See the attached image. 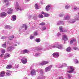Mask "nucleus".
I'll return each mask as SVG.
<instances>
[{
  "instance_id": "20",
  "label": "nucleus",
  "mask_w": 79,
  "mask_h": 79,
  "mask_svg": "<svg viewBox=\"0 0 79 79\" xmlns=\"http://www.w3.org/2000/svg\"><path fill=\"white\" fill-rule=\"evenodd\" d=\"M51 7V5H49L47 6L46 7V10L47 11H49V10H50V9Z\"/></svg>"
},
{
  "instance_id": "33",
  "label": "nucleus",
  "mask_w": 79,
  "mask_h": 79,
  "mask_svg": "<svg viewBox=\"0 0 79 79\" xmlns=\"http://www.w3.org/2000/svg\"><path fill=\"white\" fill-rule=\"evenodd\" d=\"M76 39H73L70 41V44H73V42H76Z\"/></svg>"
},
{
  "instance_id": "16",
  "label": "nucleus",
  "mask_w": 79,
  "mask_h": 79,
  "mask_svg": "<svg viewBox=\"0 0 79 79\" xmlns=\"http://www.w3.org/2000/svg\"><path fill=\"white\" fill-rule=\"evenodd\" d=\"M31 75L33 76V75H35L36 74V71L35 69H33L31 71Z\"/></svg>"
},
{
  "instance_id": "58",
  "label": "nucleus",
  "mask_w": 79,
  "mask_h": 79,
  "mask_svg": "<svg viewBox=\"0 0 79 79\" xmlns=\"http://www.w3.org/2000/svg\"><path fill=\"white\" fill-rule=\"evenodd\" d=\"M73 56V55L72 54H70V55L69 56V57H71Z\"/></svg>"
},
{
  "instance_id": "29",
  "label": "nucleus",
  "mask_w": 79,
  "mask_h": 79,
  "mask_svg": "<svg viewBox=\"0 0 79 79\" xmlns=\"http://www.w3.org/2000/svg\"><path fill=\"white\" fill-rule=\"evenodd\" d=\"M5 28L6 29H11L13 28V27H11L9 25H6L5 26Z\"/></svg>"
},
{
  "instance_id": "8",
  "label": "nucleus",
  "mask_w": 79,
  "mask_h": 79,
  "mask_svg": "<svg viewBox=\"0 0 79 79\" xmlns=\"http://www.w3.org/2000/svg\"><path fill=\"white\" fill-rule=\"evenodd\" d=\"M16 46H17V45L14 44L12 46H9V47L7 48V50L8 51V52H11V51L14 49V47H13Z\"/></svg>"
},
{
  "instance_id": "13",
  "label": "nucleus",
  "mask_w": 79,
  "mask_h": 79,
  "mask_svg": "<svg viewBox=\"0 0 79 79\" xmlns=\"http://www.w3.org/2000/svg\"><path fill=\"white\" fill-rule=\"evenodd\" d=\"M29 51L27 49H24L21 51V53L22 54H24L25 53H29Z\"/></svg>"
},
{
  "instance_id": "43",
  "label": "nucleus",
  "mask_w": 79,
  "mask_h": 79,
  "mask_svg": "<svg viewBox=\"0 0 79 79\" xmlns=\"http://www.w3.org/2000/svg\"><path fill=\"white\" fill-rule=\"evenodd\" d=\"M1 52L2 53H5V50L2 49V50Z\"/></svg>"
},
{
  "instance_id": "21",
  "label": "nucleus",
  "mask_w": 79,
  "mask_h": 79,
  "mask_svg": "<svg viewBox=\"0 0 79 79\" xmlns=\"http://www.w3.org/2000/svg\"><path fill=\"white\" fill-rule=\"evenodd\" d=\"M3 2H5L6 4V5L8 6L10 5V3H9V1L8 0H3Z\"/></svg>"
},
{
  "instance_id": "22",
  "label": "nucleus",
  "mask_w": 79,
  "mask_h": 79,
  "mask_svg": "<svg viewBox=\"0 0 79 79\" xmlns=\"http://www.w3.org/2000/svg\"><path fill=\"white\" fill-rule=\"evenodd\" d=\"M64 23L63 21H62L61 20H60L58 21L57 23V25H60V24H64Z\"/></svg>"
},
{
  "instance_id": "5",
  "label": "nucleus",
  "mask_w": 79,
  "mask_h": 79,
  "mask_svg": "<svg viewBox=\"0 0 79 79\" xmlns=\"http://www.w3.org/2000/svg\"><path fill=\"white\" fill-rule=\"evenodd\" d=\"M19 58L20 59L21 61L23 64H26L27 62V59L25 57L20 56L19 57Z\"/></svg>"
},
{
  "instance_id": "36",
  "label": "nucleus",
  "mask_w": 79,
  "mask_h": 79,
  "mask_svg": "<svg viewBox=\"0 0 79 79\" xmlns=\"http://www.w3.org/2000/svg\"><path fill=\"white\" fill-rule=\"evenodd\" d=\"M44 16L45 17H48L50 16V15L47 13L44 14Z\"/></svg>"
},
{
  "instance_id": "40",
  "label": "nucleus",
  "mask_w": 79,
  "mask_h": 79,
  "mask_svg": "<svg viewBox=\"0 0 79 79\" xmlns=\"http://www.w3.org/2000/svg\"><path fill=\"white\" fill-rule=\"evenodd\" d=\"M61 32H58L57 35H56V36H57V37H60V36H61Z\"/></svg>"
},
{
  "instance_id": "62",
  "label": "nucleus",
  "mask_w": 79,
  "mask_h": 79,
  "mask_svg": "<svg viewBox=\"0 0 79 79\" xmlns=\"http://www.w3.org/2000/svg\"><path fill=\"white\" fill-rule=\"evenodd\" d=\"M75 44H76L77 43L76 42H75Z\"/></svg>"
},
{
  "instance_id": "45",
  "label": "nucleus",
  "mask_w": 79,
  "mask_h": 79,
  "mask_svg": "<svg viewBox=\"0 0 79 79\" xmlns=\"http://www.w3.org/2000/svg\"><path fill=\"white\" fill-rule=\"evenodd\" d=\"M6 43H5V44L2 45V47H3V48H6Z\"/></svg>"
},
{
  "instance_id": "34",
  "label": "nucleus",
  "mask_w": 79,
  "mask_h": 79,
  "mask_svg": "<svg viewBox=\"0 0 79 79\" xmlns=\"http://www.w3.org/2000/svg\"><path fill=\"white\" fill-rule=\"evenodd\" d=\"M12 68V65H7V66L6 68H7V69H10V68Z\"/></svg>"
},
{
  "instance_id": "54",
  "label": "nucleus",
  "mask_w": 79,
  "mask_h": 79,
  "mask_svg": "<svg viewBox=\"0 0 79 79\" xmlns=\"http://www.w3.org/2000/svg\"><path fill=\"white\" fill-rule=\"evenodd\" d=\"M4 56V55L3 54H1V55H0V57H1V58H2V57H3V56Z\"/></svg>"
},
{
  "instance_id": "31",
  "label": "nucleus",
  "mask_w": 79,
  "mask_h": 79,
  "mask_svg": "<svg viewBox=\"0 0 79 79\" xmlns=\"http://www.w3.org/2000/svg\"><path fill=\"white\" fill-rule=\"evenodd\" d=\"M70 7V6L69 4L66 5L65 6V8L66 10H68L69 8V7Z\"/></svg>"
},
{
  "instance_id": "28",
  "label": "nucleus",
  "mask_w": 79,
  "mask_h": 79,
  "mask_svg": "<svg viewBox=\"0 0 79 79\" xmlns=\"http://www.w3.org/2000/svg\"><path fill=\"white\" fill-rule=\"evenodd\" d=\"M9 57H10V54L7 53L5 55L4 58V59H5V58H9Z\"/></svg>"
},
{
  "instance_id": "38",
  "label": "nucleus",
  "mask_w": 79,
  "mask_h": 79,
  "mask_svg": "<svg viewBox=\"0 0 79 79\" xmlns=\"http://www.w3.org/2000/svg\"><path fill=\"white\" fill-rule=\"evenodd\" d=\"M73 60L74 61L75 63L76 64L78 63H79V61L77 59H73Z\"/></svg>"
},
{
  "instance_id": "4",
  "label": "nucleus",
  "mask_w": 79,
  "mask_h": 79,
  "mask_svg": "<svg viewBox=\"0 0 79 79\" xmlns=\"http://www.w3.org/2000/svg\"><path fill=\"white\" fill-rule=\"evenodd\" d=\"M67 69L68 70H70V71H67V73H73L74 70V68L72 66H68L67 67Z\"/></svg>"
},
{
  "instance_id": "61",
  "label": "nucleus",
  "mask_w": 79,
  "mask_h": 79,
  "mask_svg": "<svg viewBox=\"0 0 79 79\" xmlns=\"http://www.w3.org/2000/svg\"><path fill=\"white\" fill-rule=\"evenodd\" d=\"M41 4H42V3H43L42 2H41Z\"/></svg>"
},
{
  "instance_id": "63",
  "label": "nucleus",
  "mask_w": 79,
  "mask_h": 79,
  "mask_svg": "<svg viewBox=\"0 0 79 79\" xmlns=\"http://www.w3.org/2000/svg\"><path fill=\"white\" fill-rule=\"evenodd\" d=\"M19 43H18V45H19Z\"/></svg>"
},
{
  "instance_id": "27",
  "label": "nucleus",
  "mask_w": 79,
  "mask_h": 79,
  "mask_svg": "<svg viewBox=\"0 0 79 79\" xmlns=\"http://www.w3.org/2000/svg\"><path fill=\"white\" fill-rule=\"evenodd\" d=\"M39 3H37L35 4V9H36V10L39 9Z\"/></svg>"
},
{
  "instance_id": "24",
  "label": "nucleus",
  "mask_w": 79,
  "mask_h": 79,
  "mask_svg": "<svg viewBox=\"0 0 79 79\" xmlns=\"http://www.w3.org/2000/svg\"><path fill=\"white\" fill-rule=\"evenodd\" d=\"M33 15H30L29 16V18H32L33 19H37V17L36 15H34L33 17Z\"/></svg>"
},
{
  "instance_id": "32",
  "label": "nucleus",
  "mask_w": 79,
  "mask_h": 79,
  "mask_svg": "<svg viewBox=\"0 0 79 79\" xmlns=\"http://www.w3.org/2000/svg\"><path fill=\"white\" fill-rule=\"evenodd\" d=\"M14 39V36L13 35L10 36L9 37V40H13V39Z\"/></svg>"
},
{
  "instance_id": "12",
  "label": "nucleus",
  "mask_w": 79,
  "mask_h": 79,
  "mask_svg": "<svg viewBox=\"0 0 79 79\" xmlns=\"http://www.w3.org/2000/svg\"><path fill=\"white\" fill-rule=\"evenodd\" d=\"M52 56H53V57L55 58H58L59 57V53L54 52Z\"/></svg>"
},
{
  "instance_id": "55",
  "label": "nucleus",
  "mask_w": 79,
  "mask_h": 79,
  "mask_svg": "<svg viewBox=\"0 0 79 79\" xmlns=\"http://www.w3.org/2000/svg\"><path fill=\"white\" fill-rule=\"evenodd\" d=\"M41 14H44H44H45V13L43 11L41 12Z\"/></svg>"
},
{
  "instance_id": "39",
  "label": "nucleus",
  "mask_w": 79,
  "mask_h": 79,
  "mask_svg": "<svg viewBox=\"0 0 79 79\" xmlns=\"http://www.w3.org/2000/svg\"><path fill=\"white\" fill-rule=\"evenodd\" d=\"M38 17L39 18H43L44 16L42 14H40L38 15Z\"/></svg>"
},
{
  "instance_id": "46",
  "label": "nucleus",
  "mask_w": 79,
  "mask_h": 79,
  "mask_svg": "<svg viewBox=\"0 0 79 79\" xmlns=\"http://www.w3.org/2000/svg\"><path fill=\"white\" fill-rule=\"evenodd\" d=\"M67 75H68L69 79H70L71 78V77L72 76L70 74H68V73L67 74Z\"/></svg>"
},
{
  "instance_id": "23",
  "label": "nucleus",
  "mask_w": 79,
  "mask_h": 79,
  "mask_svg": "<svg viewBox=\"0 0 79 79\" xmlns=\"http://www.w3.org/2000/svg\"><path fill=\"white\" fill-rule=\"evenodd\" d=\"M22 28H24L25 30H27V26L25 24H23Z\"/></svg>"
},
{
  "instance_id": "1",
  "label": "nucleus",
  "mask_w": 79,
  "mask_h": 79,
  "mask_svg": "<svg viewBox=\"0 0 79 79\" xmlns=\"http://www.w3.org/2000/svg\"><path fill=\"white\" fill-rule=\"evenodd\" d=\"M37 72H38L39 74L41 75L40 76L38 77L37 78L38 79H44L46 78V76L42 75L44 74V71H43V69H40V70H37Z\"/></svg>"
},
{
  "instance_id": "41",
  "label": "nucleus",
  "mask_w": 79,
  "mask_h": 79,
  "mask_svg": "<svg viewBox=\"0 0 79 79\" xmlns=\"http://www.w3.org/2000/svg\"><path fill=\"white\" fill-rule=\"evenodd\" d=\"M64 15V13H60L59 15V17H62V16H63Z\"/></svg>"
},
{
  "instance_id": "30",
  "label": "nucleus",
  "mask_w": 79,
  "mask_h": 79,
  "mask_svg": "<svg viewBox=\"0 0 79 79\" xmlns=\"http://www.w3.org/2000/svg\"><path fill=\"white\" fill-rule=\"evenodd\" d=\"M46 27L45 26L41 27L40 28V29L41 31H45L46 29Z\"/></svg>"
},
{
  "instance_id": "49",
  "label": "nucleus",
  "mask_w": 79,
  "mask_h": 79,
  "mask_svg": "<svg viewBox=\"0 0 79 79\" xmlns=\"http://www.w3.org/2000/svg\"><path fill=\"white\" fill-rule=\"evenodd\" d=\"M56 79H64L63 77H58Z\"/></svg>"
},
{
  "instance_id": "17",
  "label": "nucleus",
  "mask_w": 79,
  "mask_h": 79,
  "mask_svg": "<svg viewBox=\"0 0 79 79\" xmlns=\"http://www.w3.org/2000/svg\"><path fill=\"white\" fill-rule=\"evenodd\" d=\"M5 75V72L4 71H2L0 73V77H4Z\"/></svg>"
},
{
  "instance_id": "18",
  "label": "nucleus",
  "mask_w": 79,
  "mask_h": 79,
  "mask_svg": "<svg viewBox=\"0 0 79 79\" xmlns=\"http://www.w3.org/2000/svg\"><path fill=\"white\" fill-rule=\"evenodd\" d=\"M11 20L15 21L16 20V15L12 16L11 18Z\"/></svg>"
},
{
  "instance_id": "11",
  "label": "nucleus",
  "mask_w": 79,
  "mask_h": 79,
  "mask_svg": "<svg viewBox=\"0 0 79 79\" xmlns=\"http://www.w3.org/2000/svg\"><path fill=\"white\" fill-rule=\"evenodd\" d=\"M7 16V14L5 13V12H3L0 14V17L1 18H5Z\"/></svg>"
},
{
  "instance_id": "57",
  "label": "nucleus",
  "mask_w": 79,
  "mask_h": 79,
  "mask_svg": "<svg viewBox=\"0 0 79 79\" xmlns=\"http://www.w3.org/2000/svg\"><path fill=\"white\" fill-rule=\"evenodd\" d=\"M42 50V48H39L38 50Z\"/></svg>"
},
{
  "instance_id": "60",
  "label": "nucleus",
  "mask_w": 79,
  "mask_h": 79,
  "mask_svg": "<svg viewBox=\"0 0 79 79\" xmlns=\"http://www.w3.org/2000/svg\"><path fill=\"white\" fill-rule=\"evenodd\" d=\"M6 63H6V62H7V60H6Z\"/></svg>"
},
{
  "instance_id": "15",
  "label": "nucleus",
  "mask_w": 79,
  "mask_h": 79,
  "mask_svg": "<svg viewBox=\"0 0 79 79\" xmlns=\"http://www.w3.org/2000/svg\"><path fill=\"white\" fill-rule=\"evenodd\" d=\"M62 39L63 40H68V39L67 35L66 34L62 36Z\"/></svg>"
},
{
  "instance_id": "7",
  "label": "nucleus",
  "mask_w": 79,
  "mask_h": 79,
  "mask_svg": "<svg viewBox=\"0 0 79 79\" xmlns=\"http://www.w3.org/2000/svg\"><path fill=\"white\" fill-rule=\"evenodd\" d=\"M54 44L56 45V48H57L58 49H63V45L61 44H59V43L58 42L54 43Z\"/></svg>"
},
{
  "instance_id": "3",
  "label": "nucleus",
  "mask_w": 79,
  "mask_h": 79,
  "mask_svg": "<svg viewBox=\"0 0 79 79\" xmlns=\"http://www.w3.org/2000/svg\"><path fill=\"white\" fill-rule=\"evenodd\" d=\"M56 48V45L55 44V43L51 45L46 46L45 47L46 49L47 50H49V49H52V48Z\"/></svg>"
},
{
  "instance_id": "14",
  "label": "nucleus",
  "mask_w": 79,
  "mask_h": 79,
  "mask_svg": "<svg viewBox=\"0 0 79 79\" xmlns=\"http://www.w3.org/2000/svg\"><path fill=\"white\" fill-rule=\"evenodd\" d=\"M48 63H49V62L48 61H43L41 63H40V64L41 66H44V65L47 64Z\"/></svg>"
},
{
  "instance_id": "53",
  "label": "nucleus",
  "mask_w": 79,
  "mask_h": 79,
  "mask_svg": "<svg viewBox=\"0 0 79 79\" xmlns=\"http://www.w3.org/2000/svg\"><path fill=\"white\" fill-rule=\"evenodd\" d=\"M34 35H37V32H35L33 33Z\"/></svg>"
},
{
  "instance_id": "6",
  "label": "nucleus",
  "mask_w": 79,
  "mask_h": 79,
  "mask_svg": "<svg viewBox=\"0 0 79 79\" xmlns=\"http://www.w3.org/2000/svg\"><path fill=\"white\" fill-rule=\"evenodd\" d=\"M15 9L16 11H18V10H20V11H22L23 9H22V8H21V7L18 4V2H16L15 3Z\"/></svg>"
},
{
  "instance_id": "52",
  "label": "nucleus",
  "mask_w": 79,
  "mask_h": 79,
  "mask_svg": "<svg viewBox=\"0 0 79 79\" xmlns=\"http://www.w3.org/2000/svg\"><path fill=\"white\" fill-rule=\"evenodd\" d=\"M6 37L5 36H2L1 37V39H6Z\"/></svg>"
},
{
  "instance_id": "42",
  "label": "nucleus",
  "mask_w": 79,
  "mask_h": 79,
  "mask_svg": "<svg viewBox=\"0 0 79 79\" xmlns=\"http://www.w3.org/2000/svg\"><path fill=\"white\" fill-rule=\"evenodd\" d=\"M45 24V23L42 22L40 23L39 25L40 26H44Z\"/></svg>"
},
{
  "instance_id": "50",
  "label": "nucleus",
  "mask_w": 79,
  "mask_h": 79,
  "mask_svg": "<svg viewBox=\"0 0 79 79\" xmlns=\"http://www.w3.org/2000/svg\"><path fill=\"white\" fill-rule=\"evenodd\" d=\"M73 49L74 50H79L78 48L77 47H73Z\"/></svg>"
},
{
  "instance_id": "2",
  "label": "nucleus",
  "mask_w": 79,
  "mask_h": 79,
  "mask_svg": "<svg viewBox=\"0 0 79 79\" xmlns=\"http://www.w3.org/2000/svg\"><path fill=\"white\" fill-rule=\"evenodd\" d=\"M37 49V48H33L32 49V51H34L33 55L34 56H39L40 55V53H39L38 51L35 50Z\"/></svg>"
},
{
  "instance_id": "10",
  "label": "nucleus",
  "mask_w": 79,
  "mask_h": 79,
  "mask_svg": "<svg viewBox=\"0 0 79 79\" xmlns=\"http://www.w3.org/2000/svg\"><path fill=\"white\" fill-rule=\"evenodd\" d=\"M52 65H51L47 67L45 69V72H48L50 71L52 69Z\"/></svg>"
},
{
  "instance_id": "56",
  "label": "nucleus",
  "mask_w": 79,
  "mask_h": 79,
  "mask_svg": "<svg viewBox=\"0 0 79 79\" xmlns=\"http://www.w3.org/2000/svg\"><path fill=\"white\" fill-rule=\"evenodd\" d=\"M26 2H29L30 0H26Z\"/></svg>"
},
{
  "instance_id": "64",
  "label": "nucleus",
  "mask_w": 79,
  "mask_h": 79,
  "mask_svg": "<svg viewBox=\"0 0 79 79\" xmlns=\"http://www.w3.org/2000/svg\"><path fill=\"white\" fill-rule=\"evenodd\" d=\"M78 38H79V36H78Z\"/></svg>"
},
{
  "instance_id": "26",
  "label": "nucleus",
  "mask_w": 79,
  "mask_h": 79,
  "mask_svg": "<svg viewBox=\"0 0 79 79\" xmlns=\"http://www.w3.org/2000/svg\"><path fill=\"white\" fill-rule=\"evenodd\" d=\"M59 29L60 32H66L67 31L66 30H63V27L61 26H60L59 27Z\"/></svg>"
},
{
  "instance_id": "9",
  "label": "nucleus",
  "mask_w": 79,
  "mask_h": 79,
  "mask_svg": "<svg viewBox=\"0 0 79 79\" xmlns=\"http://www.w3.org/2000/svg\"><path fill=\"white\" fill-rule=\"evenodd\" d=\"M7 14L11 15L13 13V10L11 8H9L7 10Z\"/></svg>"
},
{
  "instance_id": "35",
  "label": "nucleus",
  "mask_w": 79,
  "mask_h": 79,
  "mask_svg": "<svg viewBox=\"0 0 79 79\" xmlns=\"http://www.w3.org/2000/svg\"><path fill=\"white\" fill-rule=\"evenodd\" d=\"M56 67H57V68H63V66L62 65H61V64H59V65H56Z\"/></svg>"
},
{
  "instance_id": "59",
  "label": "nucleus",
  "mask_w": 79,
  "mask_h": 79,
  "mask_svg": "<svg viewBox=\"0 0 79 79\" xmlns=\"http://www.w3.org/2000/svg\"><path fill=\"white\" fill-rule=\"evenodd\" d=\"M19 30L20 31H21V28H19Z\"/></svg>"
},
{
  "instance_id": "19",
  "label": "nucleus",
  "mask_w": 79,
  "mask_h": 79,
  "mask_svg": "<svg viewBox=\"0 0 79 79\" xmlns=\"http://www.w3.org/2000/svg\"><path fill=\"white\" fill-rule=\"evenodd\" d=\"M12 73V72L10 70H7L6 72V74L7 76H10Z\"/></svg>"
},
{
  "instance_id": "51",
  "label": "nucleus",
  "mask_w": 79,
  "mask_h": 79,
  "mask_svg": "<svg viewBox=\"0 0 79 79\" xmlns=\"http://www.w3.org/2000/svg\"><path fill=\"white\" fill-rule=\"evenodd\" d=\"M73 9L74 10H77V7H74V8H73Z\"/></svg>"
},
{
  "instance_id": "44",
  "label": "nucleus",
  "mask_w": 79,
  "mask_h": 79,
  "mask_svg": "<svg viewBox=\"0 0 79 79\" xmlns=\"http://www.w3.org/2000/svg\"><path fill=\"white\" fill-rule=\"evenodd\" d=\"M34 36L31 35L30 37V39H31V40H32V39H34Z\"/></svg>"
},
{
  "instance_id": "37",
  "label": "nucleus",
  "mask_w": 79,
  "mask_h": 79,
  "mask_svg": "<svg viewBox=\"0 0 79 79\" xmlns=\"http://www.w3.org/2000/svg\"><path fill=\"white\" fill-rule=\"evenodd\" d=\"M36 42H37L38 43L39 42H40V39L39 38L36 39L35 40Z\"/></svg>"
},
{
  "instance_id": "25",
  "label": "nucleus",
  "mask_w": 79,
  "mask_h": 79,
  "mask_svg": "<svg viewBox=\"0 0 79 79\" xmlns=\"http://www.w3.org/2000/svg\"><path fill=\"white\" fill-rule=\"evenodd\" d=\"M71 50V48L70 47L67 48L66 49V52H70Z\"/></svg>"
},
{
  "instance_id": "47",
  "label": "nucleus",
  "mask_w": 79,
  "mask_h": 79,
  "mask_svg": "<svg viewBox=\"0 0 79 79\" xmlns=\"http://www.w3.org/2000/svg\"><path fill=\"white\" fill-rule=\"evenodd\" d=\"M19 67V65L18 64H16L15 66V69H17Z\"/></svg>"
},
{
  "instance_id": "48",
  "label": "nucleus",
  "mask_w": 79,
  "mask_h": 79,
  "mask_svg": "<svg viewBox=\"0 0 79 79\" xmlns=\"http://www.w3.org/2000/svg\"><path fill=\"white\" fill-rule=\"evenodd\" d=\"M62 65L63 66H63H67V64H66V63H63Z\"/></svg>"
}]
</instances>
